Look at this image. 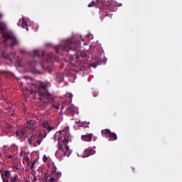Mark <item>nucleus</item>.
I'll list each match as a JSON object with an SVG mask.
<instances>
[{
    "instance_id": "obj_1",
    "label": "nucleus",
    "mask_w": 182,
    "mask_h": 182,
    "mask_svg": "<svg viewBox=\"0 0 182 182\" xmlns=\"http://www.w3.org/2000/svg\"><path fill=\"white\" fill-rule=\"evenodd\" d=\"M49 87H50V82H39L37 90H31V95H34L35 97L38 96V99L42 102L43 107H48L50 105V102H52L51 105L53 107H55L56 110H59L60 105L55 102V97L50 93Z\"/></svg>"
},
{
    "instance_id": "obj_2",
    "label": "nucleus",
    "mask_w": 182,
    "mask_h": 182,
    "mask_svg": "<svg viewBox=\"0 0 182 182\" xmlns=\"http://www.w3.org/2000/svg\"><path fill=\"white\" fill-rule=\"evenodd\" d=\"M55 50L58 55H65L70 60H79V50H80V41H74L73 40H67L63 45L55 46Z\"/></svg>"
},
{
    "instance_id": "obj_3",
    "label": "nucleus",
    "mask_w": 182,
    "mask_h": 182,
    "mask_svg": "<svg viewBox=\"0 0 182 182\" xmlns=\"http://www.w3.org/2000/svg\"><path fill=\"white\" fill-rule=\"evenodd\" d=\"M6 31V24L4 22H0V32L2 33V36L5 39L4 43L10 41V46L14 47L18 45V40L12 32H5Z\"/></svg>"
},
{
    "instance_id": "obj_4",
    "label": "nucleus",
    "mask_w": 182,
    "mask_h": 182,
    "mask_svg": "<svg viewBox=\"0 0 182 182\" xmlns=\"http://www.w3.org/2000/svg\"><path fill=\"white\" fill-rule=\"evenodd\" d=\"M64 146V147H63ZM55 156L58 157V160H63V157H69L70 153L69 152V146L68 144H58V150L55 153Z\"/></svg>"
},
{
    "instance_id": "obj_5",
    "label": "nucleus",
    "mask_w": 182,
    "mask_h": 182,
    "mask_svg": "<svg viewBox=\"0 0 182 182\" xmlns=\"http://www.w3.org/2000/svg\"><path fill=\"white\" fill-rule=\"evenodd\" d=\"M41 137V133L40 132H35L33 133L30 138L28 139L30 146H32L33 144L34 147H36L37 146H39L41 143H42V138Z\"/></svg>"
},
{
    "instance_id": "obj_6",
    "label": "nucleus",
    "mask_w": 182,
    "mask_h": 182,
    "mask_svg": "<svg viewBox=\"0 0 182 182\" xmlns=\"http://www.w3.org/2000/svg\"><path fill=\"white\" fill-rule=\"evenodd\" d=\"M61 134L60 139L63 144L66 145L69 143V137H70V133H69V127H65V129L60 132Z\"/></svg>"
},
{
    "instance_id": "obj_7",
    "label": "nucleus",
    "mask_w": 182,
    "mask_h": 182,
    "mask_svg": "<svg viewBox=\"0 0 182 182\" xmlns=\"http://www.w3.org/2000/svg\"><path fill=\"white\" fill-rule=\"evenodd\" d=\"M93 137H94V141H95L96 139L95 138V135L92 133L82 135L81 140H82V141H87V143H90V141H92V139H93Z\"/></svg>"
},
{
    "instance_id": "obj_8",
    "label": "nucleus",
    "mask_w": 182,
    "mask_h": 182,
    "mask_svg": "<svg viewBox=\"0 0 182 182\" xmlns=\"http://www.w3.org/2000/svg\"><path fill=\"white\" fill-rule=\"evenodd\" d=\"M50 168L52 173H55V178H57V180L58 178H60V177L62 176V173L56 171V166H55L54 164H52L51 165H50Z\"/></svg>"
},
{
    "instance_id": "obj_9",
    "label": "nucleus",
    "mask_w": 182,
    "mask_h": 182,
    "mask_svg": "<svg viewBox=\"0 0 182 182\" xmlns=\"http://www.w3.org/2000/svg\"><path fill=\"white\" fill-rule=\"evenodd\" d=\"M67 114L70 117H73V116H75V107L73 105H70V107H67Z\"/></svg>"
},
{
    "instance_id": "obj_10",
    "label": "nucleus",
    "mask_w": 182,
    "mask_h": 182,
    "mask_svg": "<svg viewBox=\"0 0 182 182\" xmlns=\"http://www.w3.org/2000/svg\"><path fill=\"white\" fill-rule=\"evenodd\" d=\"M73 97V95L70 92L68 94V97H67V99L63 101V105H64V106H68V105H70V103H72Z\"/></svg>"
},
{
    "instance_id": "obj_11",
    "label": "nucleus",
    "mask_w": 182,
    "mask_h": 182,
    "mask_svg": "<svg viewBox=\"0 0 182 182\" xmlns=\"http://www.w3.org/2000/svg\"><path fill=\"white\" fill-rule=\"evenodd\" d=\"M16 137H18V136H20V137H23V136L26 134V129H25L23 127L21 129H18V131H16Z\"/></svg>"
},
{
    "instance_id": "obj_12",
    "label": "nucleus",
    "mask_w": 182,
    "mask_h": 182,
    "mask_svg": "<svg viewBox=\"0 0 182 182\" xmlns=\"http://www.w3.org/2000/svg\"><path fill=\"white\" fill-rule=\"evenodd\" d=\"M95 153H96V151L93 150V149H86L84 151V157H89V156H92L93 154H95Z\"/></svg>"
},
{
    "instance_id": "obj_13",
    "label": "nucleus",
    "mask_w": 182,
    "mask_h": 182,
    "mask_svg": "<svg viewBox=\"0 0 182 182\" xmlns=\"http://www.w3.org/2000/svg\"><path fill=\"white\" fill-rule=\"evenodd\" d=\"M44 178H46L45 182H56V179L53 176H48V173L44 175Z\"/></svg>"
},
{
    "instance_id": "obj_14",
    "label": "nucleus",
    "mask_w": 182,
    "mask_h": 182,
    "mask_svg": "<svg viewBox=\"0 0 182 182\" xmlns=\"http://www.w3.org/2000/svg\"><path fill=\"white\" fill-rule=\"evenodd\" d=\"M108 137L109 141H114V140H117V135L114 132H109Z\"/></svg>"
},
{
    "instance_id": "obj_15",
    "label": "nucleus",
    "mask_w": 182,
    "mask_h": 182,
    "mask_svg": "<svg viewBox=\"0 0 182 182\" xmlns=\"http://www.w3.org/2000/svg\"><path fill=\"white\" fill-rule=\"evenodd\" d=\"M95 6L96 8H99V9H105V4H103L102 0H97Z\"/></svg>"
},
{
    "instance_id": "obj_16",
    "label": "nucleus",
    "mask_w": 182,
    "mask_h": 182,
    "mask_svg": "<svg viewBox=\"0 0 182 182\" xmlns=\"http://www.w3.org/2000/svg\"><path fill=\"white\" fill-rule=\"evenodd\" d=\"M4 176H5L6 179L2 178L3 182H9V181H8V178H9V177L11 176V171H5Z\"/></svg>"
},
{
    "instance_id": "obj_17",
    "label": "nucleus",
    "mask_w": 182,
    "mask_h": 182,
    "mask_svg": "<svg viewBox=\"0 0 182 182\" xmlns=\"http://www.w3.org/2000/svg\"><path fill=\"white\" fill-rule=\"evenodd\" d=\"M110 131L109 129H103L102 131V134L103 136V137H109V134H110Z\"/></svg>"
},
{
    "instance_id": "obj_18",
    "label": "nucleus",
    "mask_w": 182,
    "mask_h": 182,
    "mask_svg": "<svg viewBox=\"0 0 182 182\" xmlns=\"http://www.w3.org/2000/svg\"><path fill=\"white\" fill-rule=\"evenodd\" d=\"M88 52H87V50H80V58H86L87 56V55H88Z\"/></svg>"
},
{
    "instance_id": "obj_19",
    "label": "nucleus",
    "mask_w": 182,
    "mask_h": 182,
    "mask_svg": "<svg viewBox=\"0 0 182 182\" xmlns=\"http://www.w3.org/2000/svg\"><path fill=\"white\" fill-rule=\"evenodd\" d=\"M21 26L23 28V29H25V28H26V30L28 31V23L23 19L22 21V23H21Z\"/></svg>"
},
{
    "instance_id": "obj_20",
    "label": "nucleus",
    "mask_w": 182,
    "mask_h": 182,
    "mask_svg": "<svg viewBox=\"0 0 182 182\" xmlns=\"http://www.w3.org/2000/svg\"><path fill=\"white\" fill-rule=\"evenodd\" d=\"M33 56H34V58H37V59L38 58H41V55H39V50H35L34 51H33Z\"/></svg>"
},
{
    "instance_id": "obj_21",
    "label": "nucleus",
    "mask_w": 182,
    "mask_h": 182,
    "mask_svg": "<svg viewBox=\"0 0 182 182\" xmlns=\"http://www.w3.org/2000/svg\"><path fill=\"white\" fill-rule=\"evenodd\" d=\"M53 60V54H49L47 55V62H52Z\"/></svg>"
},
{
    "instance_id": "obj_22",
    "label": "nucleus",
    "mask_w": 182,
    "mask_h": 182,
    "mask_svg": "<svg viewBox=\"0 0 182 182\" xmlns=\"http://www.w3.org/2000/svg\"><path fill=\"white\" fill-rule=\"evenodd\" d=\"M43 126L44 129H49L50 125L48 124V121H44Z\"/></svg>"
},
{
    "instance_id": "obj_23",
    "label": "nucleus",
    "mask_w": 182,
    "mask_h": 182,
    "mask_svg": "<svg viewBox=\"0 0 182 182\" xmlns=\"http://www.w3.org/2000/svg\"><path fill=\"white\" fill-rule=\"evenodd\" d=\"M18 180V175L14 176V177L11 178L10 182H16Z\"/></svg>"
},
{
    "instance_id": "obj_24",
    "label": "nucleus",
    "mask_w": 182,
    "mask_h": 182,
    "mask_svg": "<svg viewBox=\"0 0 182 182\" xmlns=\"http://www.w3.org/2000/svg\"><path fill=\"white\" fill-rule=\"evenodd\" d=\"M4 156L5 157H6V159H12V155H11L8 152H4Z\"/></svg>"
},
{
    "instance_id": "obj_25",
    "label": "nucleus",
    "mask_w": 182,
    "mask_h": 182,
    "mask_svg": "<svg viewBox=\"0 0 182 182\" xmlns=\"http://www.w3.org/2000/svg\"><path fill=\"white\" fill-rule=\"evenodd\" d=\"M92 6H96V2L92 1L90 4H88V8H92Z\"/></svg>"
},
{
    "instance_id": "obj_26",
    "label": "nucleus",
    "mask_w": 182,
    "mask_h": 182,
    "mask_svg": "<svg viewBox=\"0 0 182 182\" xmlns=\"http://www.w3.org/2000/svg\"><path fill=\"white\" fill-rule=\"evenodd\" d=\"M99 61H97L96 63H92V68H97V65H99Z\"/></svg>"
},
{
    "instance_id": "obj_27",
    "label": "nucleus",
    "mask_w": 182,
    "mask_h": 182,
    "mask_svg": "<svg viewBox=\"0 0 182 182\" xmlns=\"http://www.w3.org/2000/svg\"><path fill=\"white\" fill-rule=\"evenodd\" d=\"M47 160H48V156H46V155H43V161L44 163H46Z\"/></svg>"
},
{
    "instance_id": "obj_28",
    "label": "nucleus",
    "mask_w": 182,
    "mask_h": 182,
    "mask_svg": "<svg viewBox=\"0 0 182 182\" xmlns=\"http://www.w3.org/2000/svg\"><path fill=\"white\" fill-rule=\"evenodd\" d=\"M35 163H36V161H33L31 163V170H33V167H35Z\"/></svg>"
},
{
    "instance_id": "obj_29",
    "label": "nucleus",
    "mask_w": 182,
    "mask_h": 182,
    "mask_svg": "<svg viewBox=\"0 0 182 182\" xmlns=\"http://www.w3.org/2000/svg\"><path fill=\"white\" fill-rule=\"evenodd\" d=\"M27 124H33V121L32 119L27 121Z\"/></svg>"
},
{
    "instance_id": "obj_30",
    "label": "nucleus",
    "mask_w": 182,
    "mask_h": 182,
    "mask_svg": "<svg viewBox=\"0 0 182 182\" xmlns=\"http://www.w3.org/2000/svg\"><path fill=\"white\" fill-rule=\"evenodd\" d=\"M47 130L48 132H50L51 130H53V127H50V125H49V128H47Z\"/></svg>"
},
{
    "instance_id": "obj_31",
    "label": "nucleus",
    "mask_w": 182,
    "mask_h": 182,
    "mask_svg": "<svg viewBox=\"0 0 182 182\" xmlns=\"http://www.w3.org/2000/svg\"><path fill=\"white\" fill-rule=\"evenodd\" d=\"M3 151H5V152H6V146L4 145V146H3Z\"/></svg>"
},
{
    "instance_id": "obj_32",
    "label": "nucleus",
    "mask_w": 182,
    "mask_h": 182,
    "mask_svg": "<svg viewBox=\"0 0 182 182\" xmlns=\"http://www.w3.org/2000/svg\"><path fill=\"white\" fill-rule=\"evenodd\" d=\"M26 161H29V156H25Z\"/></svg>"
},
{
    "instance_id": "obj_33",
    "label": "nucleus",
    "mask_w": 182,
    "mask_h": 182,
    "mask_svg": "<svg viewBox=\"0 0 182 182\" xmlns=\"http://www.w3.org/2000/svg\"><path fill=\"white\" fill-rule=\"evenodd\" d=\"M14 168H16V170H19V167H18V166H14Z\"/></svg>"
},
{
    "instance_id": "obj_34",
    "label": "nucleus",
    "mask_w": 182,
    "mask_h": 182,
    "mask_svg": "<svg viewBox=\"0 0 182 182\" xmlns=\"http://www.w3.org/2000/svg\"><path fill=\"white\" fill-rule=\"evenodd\" d=\"M43 56H45V52L42 51V58H43Z\"/></svg>"
},
{
    "instance_id": "obj_35",
    "label": "nucleus",
    "mask_w": 182,
    "mask_h": 182,
    "mask_svg": "<svg viewBox=\"0 0 182 182\" xmlns=\"http://www.w3.org/2000/svg\"><path fill=\"white\" fill-rule=\"evenodd\" d=\"M21 53H25V51L23 50H20Z\"/></svg>"
},
{
    "instance_id": "obj_36",
    "label": "nucleus",
    "mask_w": 182,
    "mask_h": 182,
    "mask_svg": "<svg viewBox=\"0 0 182 182\" xmlns=\"http://www.w3.org/2000/svg\"><path fill=\"white\" fill-rule=\"evenodd\" d=\"M80 39L82 41L85 42V41L83 39H82V37H80Z\"/></svg>"
},
{
    "instance_id": "obj_37",
    "label": "nucleus",
    "mask_w": 182,
    "mask_h": 182,
    "mask_svg": "<svg viewBox=\"0 0 182 182\" xmlns=\"http://www.w3.org/2000/svg\"><path fill=\"white\" fill-rule=\"evenodd\" d=\"M34 181H36V177L34 176Z\"/></svg>"
},
{
    "instance_id": "obj_38",
    "label": "nucleus",
    "mask_w": 182,
    "mask_h": 182,
    "mask_svg": "<svg viewBox=\"0 0 182 182\" xmlns=\"http://www.w3.org/2000/svg\"><path fill=\"white\" fill-rule=\"evenodd\" d=\"M14 147L16 148V149H17L18 148V146H15V145H14Z\"/></svg>"
},
{
    "instance_id": "obj_39",
    "label": "nucleus",
    "mask_w": 182,
    "mask_h": 182,
    "mask_svg": "<svg viewBox=\"0 0 182 182\" xmlns=\"http://www.w3.org/2000/svg\"><path fill=\"white\" fill-rule=\"evenodd\" d=\"M34 62H35V63H36V59H34Z\"/></svg>"
},
{
    "instance_id": "obj_40",
    "label": "nucleus",
    "mask_w": 182,
    "mask_h": 182,
    "mask_svg": "<svg viewBox=\"0 0 182 182\" xmlns=\"http://www.w3.org/2000/svg\"><path fill=\"white\" fill-rule=\"evenodd\" d=\"M0 157L2 158V154H0Z\"/></svg>"
},
{
    "instance_id": "obj_41",
    "label": "nucleus",
    "mask_w": 182,
    "mask_h": 182,
    "mask_svg": "<svg viewBox=\"0 0 182 182\" xmlns=\"http://www.w3.org/2000/svg\"><path fill=\"white\" fill-rule=\"evenodd\" d=\"M64 108V107L63 106H62V109H63Z\"/></svg>"
}]
</instances>
